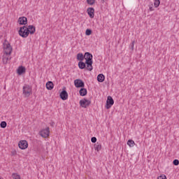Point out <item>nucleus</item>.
Here are the masks:
<instances>
[{
	"label": "nucleus",
	"instance_id": "obj_1",
	"mask_svg": "<svg viewBox=\"0 0 179 179\" xmlns=\"http://www.w3.org/2000/svg\"><path fill=\"white\" fill-rule=\"evenodd\" d=\"M84 59H85L87 71H93V55L89 52H86L84 54Z\"/></svg>",
	"mask_w": 179,
	"mask_h": 179
},
{
	"label": "nucleus",
	"instance_id": "obj_2",
	"mask_svg": "<svg viewBox=\"0 0 179 179\" xmlns=\"http://www.w3.org/2000/svg\"><path fill=\"white\" fill-rule=\"evenodd\" d=\"M18 33L19 35L23 38H27V37H29V34H30L29 32V29H27V27L26 26L21 27L18 31Z\"/></svg>",
	"mask_w": 179,
	"mask_h": 179
},
{
	"label": "nucleus",
	"instance_id": "obj_3",
	"mask_svg": "<svg viewBox=\"0 0 179 179\" xmlns=\"http://www.w3.org/2000/svg\"><path fill=\"white\" fill-rule=\"evenodd\" d=\"M31 93H32L31 87H30V85H25L23 87V90H22V94H24V96H25V97H30V96L31 95Z\"/></svg>",
	"mask_w": 179,
	"mask_h": 179
},
{
	"label": "nucleus",
	"instance_id": "obj_4",
	"mask_svg": "<svg viewBox=\"0 0 179 179\" xmlns=\"http://www.w3.org/2000/svg\"><path fill=\"white\" fill-rule=\"evenodd\" d=\"M3 48L6 55H10V54H12V46L7 41H5L3 43Z\"/></svg>",
	"mask_w": 179,
	"mask_h": 179
},
{
	"label": "nucleus",
	"instance_id": "obj_5",
	"mask_svg": "<svg viewBox=\"0 0 179 179\" xmlns=\"http://www.w3.org/2000/svg\"><path fill=\"white\" fill-rule=\"evenodd\" d=\"M91 103L90 100L84 98L80 101V106L83 107V108H87L90 106Z\"/></svg>",
	"mask_w": 179,
	"mask_h": 179
},
{
	"label": "nucleus",
	"instance_id": "obj_6",
	"mask_svg": "<svg viewBox=\"0 0 179 179\" xmlns=\"http://www.w3.org/2000/svg\"><path fill=\"white\" fill-rule=\"evenodd\" d=\"M113 105H114V99H113V97H111V96H108L106 100V108L107 110H109V108H111V107H113Z\"/></svg>",
	"mask_w": 179,
	"mask_h": 179
},
{
	"label": "nucleus",
	"instance_id": "obj_7",
	"mask_svg": "<svg viewBox=\"0 0 179 179\" xmlns=\"http://www.w3.org/2000/svg\"><path fill=\"white\" fill-rule=\"evenodd\" d=\"M40 135L42 138H48L50 136V127H46L40 131Z\"/></svg>",
	"mask_w": 179,
	"mask_h": 179
},
{
	"label": "nucleus",
	"instance_id": "obj_8",
	"mask_svg": "<svg viewBox=\"0 0 179 179\" xmlns=\"http://www.w3.org/2000/svg\"><path fill=\"white\" fill-rule=\"evenodd\" d=\"M18 146L20 149L24 150V149H27V148H29V143H27V141L22 140L19 142Z\"/></svg>",
	"mask_w": 179,
	"mask_h": 179
},
{
	"label": "nucleus",
	"instance_id": "obj_9",
	"mask_svg": "<svg viewBox=\"0 0 179 179\" xmlns=\"http://www.w3.org/2000/svg\"><path fill=\"white\" fill-rule=\"evenodd\" d=\"M74 85L76 87H85V83L80 79H76L74 80Z\"/></svg>",
	"mask_w": 179,
	"mask_h": 179
},
{
	"label": "nucleus",
	"instance_id": "obj_10",
	"mask_svg": "<svg viewBox=\"0 0 179 179\" xmlns=\"http://www.w3.org/2000/svg\"><path fill=\"white\" fill-rule=\"evenodd\" d=\"M66 89V87H64L62 93H60V99H62V100H68V92Z\"/></svg>",
	"mask_w": 179,
	"mask_h": 179
},
{
	"label": "nucleus",
	"instance_id": "obj_11",
	"mask_svg": "<svg viewBox=\"0 0 179 179\" xmlns=\"http://www.w3.org/2000/svg\"><path fill=\"white\" fill-rule=\"evenodd\" d=\"M87 13H88L90 17L93 19L94 17V8L90 7L87 9Z\"/></svg>",
	"mask_w": 179,
	"mask_h": 179
},
{
	"label": "nucleus",
	"instance_id": "obj_12",
	"mask_svg": "<svg viewBox=\"0 0 179 179\" xmlns=\"http://www.w3.org/2000/svg\"><path fill=\"white\" fill-rule=\"evenodd\" d=\"M17 73L18 75H23V73H26V68L23 66H20L17 69Z\"/></svg>",
	"mask_w": 179,
	"mask_h": 179
},
{
	"label": "nucleus",
	"instance_id": "obj_13",
	"mask_svg": "<svg viewBox=\"0 0 179 179\" xmlns=\"http://www.w3.org/2000/svg\"><path fill=\"white\" fill-rule=\"evenodd\" d=\"M18 22L20 24H24L26 26V24L27 23V17H21L18 19Z\"/></svg>",
	"mask_w": 179,
	"mask_h": 179
},
{
	"label": "nucleus",
	"instance_id": "obj_14",
	"mask_svg": "<svg viewBox=\"0 0 179 179\" xmlns=\"http://www.w3.org/2000/svg\"><path fill=\"white\" fill-rule=\"evenodd\" d=\"M27 29L29 34H34V33H36V27H34V25H29Z\"/></svg>",
	"mask_w": 179,
	"mask_h": 179
},
{
	"label": "nucleus",
	"instance_id": "obj_15",
	"mask_svg": "<svg viewBox=\"0 0 179 179\" xmlns=\"http://www.w3.org/2000/svg\"><path fill=\"white\" fill-rule=\"evenodd\" d=\"M46 89L48 90H52L54 89V83L52 81H48L46 83Z\"/></svg>",
	"mask_w": 179,
	"mask_h": 179
},
{
	"label": "nucleus",
	"instance_id": "obj_16",
	"mask_svg": "<svg viewBox=\"0 0 179 179\" xmlns=\"http://www.w3.org/2000/svg\"><path fill=\"white\" fill-rule=\"evenodd\" d=\"M80 96H86L87 94V90L86 88H81L79 91Z\"/></svg>",
	"mask_w": 179,
	"mask_h": 179
},
{
	"label": "nucleus",
	"instance_id": "obj_17",
	"mask_svg": "<svg viewBox=\"0 0 179 179\" xmlns=\"http://www.w3.org/2000/svg\"><path fill=\"white\" fill-rule=\"evenodd\" d=\"M94 148L95 150H96L97 152H100V150H101V144L99 143H96L94 144Z\"/></svg>",
	"mask_w": 179,
	"mask_h": 179
},
{
	"label": "nucleus",
	"instance_id": "obj_18",
	"mask_svg": "<svg viewBox=\"0 0 179 179\" xmlns=\"http://www.w3.org/2000/svg\"><path fill=\"white\" fill-rule=\"evenodd\" d=\"M104 79H106V78L104 77V76L103 74H99L97 76V80L98 82H100V83H102V82L104 80Z\"/></svg>",
	"mask_w": 179,
	"mask_h": 179
},
{
	"label": "nucleus",
	"instance_id": "obj_19",
	"mask_svg": "<svg viewBox=\"0 0 179 179\" xmlns=\"http://www.w3.org/2000/svg\"><path fill=\"white\" fill-rule=\"evenodd\" d=\"M77 59L78 61L83 62V59H85V55H83V53H78L77 55Z\"/></svg>",
	"mask_w": 179,
	"mask_h": 179
},
{
	"label": "nucleus",
	"instance_id": "obj_20",
	"mask_svg": "<svg viewBox=\"0 0 179 179\" xmlns=\"http://www.w3.org/2000/svg\"><path fill=\"white\" fill-rule=\"evenodd\" d=\"M86 63L83 62H78V68H80V69H85V68H86Z\"/></svg>",
	"mask_w": 179,
	"mask_h": 179
},
{
	"label": "nucleus",
	"instance_id": "obj_21",
	"mask_svg": "<svg viewBox=\"0 0 179 179\" xmlns=\"http://www.w3.org/2000/svg\"><path fill=\"white\" fill-rule=\"evenodd\" d=\"M127 145L130 147V148H134V145H135V141H134V140H129L127 141Z\"/></svg>",
	"mask_w": 179,
	"mask_h": 179
},
{
	"label": "nucleus",
	"instance_id": "obj_22",
	"mask_svg": "<svg viewBox=\"0 0 179 179\" xmlns=\"http://www.w3.org/2000/svg\"><path fill=\"white\" fill-rule=\"evenodd\" d=\"M160 6V0H155L154 6L155 8H159Z\"/></svg>",
	"mask_w": 179,
	"mask_h": 179
},
{
	"label": "nucleus",
	"instance_id": "obj_23",
	"mask_svg": "<svg viewBox=\"0 0 179 179\" xmlns=\"http://www.w3.org/2000/svg\"><path fill=\"white\" fill-rule=\"evenodd\" d=\"M7 125L8 124L5 121L1 122L0 124L1 128H5Z\"/></svg>",
	"mask_w": 179,
	"mask_h": 179
},
{
	"label": "nucleus",
	"instance_id": "obj_24",
	"mask_svg": "<svg viewBox=\"0 0 179 179\" xmlns=\"http://www.w3.org/2000/svg\"><path fill=\"white\" fill-rule=\"evenodd\" d=\"M12 177L13 179H20V176L17 175V173H13Z\"/></svg>",
	"mask_w": 179,
	"mask_h": 179
},
{
	"label": "nucleus",
	"instance_id": "obj_25",
	"mask_svg": "<svg viewBox=\"0 0 179 179\" xmlns=\"http://www.w3.org/2000/svg\"><path fill=\"white\" fill-rule=\"evenodd\" d=\"M148 7H149V10L150 12H153V10H155V8H153V3H151L148 5Z\"/></svg>",
	"mask_w": 179,
	"mask_h": 179
},
{
	"label": "nucleus",
	"instance_id": "obj_26",
	"mask_svg": "<svg viewBox=\"0 0 179 179\" xmlns=\"http://www.w3.org/2000/svg\"><path fill=\"white\" fill-rule=\"evenodd\" d=\"M92 29H87L86 31H85V34L87 36H90V34H92Z\"/></svg>",
	"mask_w": 179,
	"mask_h": 179
},
{
	"label": "nucleus",
	"instance_id": "obj_27",
	"mask_svg": "<svg viewBox=\"0 0 179 179\" xmlns=\"http://www.w3.org/2000/svg\"><path fill=\"white\" fill-rule=\"evenodd\" d=\"M94 2H96V0H87L88 5H94Z\"/></svg>",
	"mask_w": 179,
	"mask_h": 179
},
{
	"label": "nucleus",
	"instance_id": "obj_28",
	"mask_svg": "<svg viewBox=\"0 0 179 179\" xmlns=\"http://www.w3.org/2000/svg\"><path fill=\"white\" fill-rule=\"evenodd\" d=\"M9 60V57H4L3 58V64H8V61Z\"/></svg>",
	"mask_w": 179,
	"mask_h": 179
},
{
	"label": "nucleus",
	"instance_id": "obj_29",
	"mask_svg": "<svg viewBox=\"0 0 179 179\" xmlns=\"http://www.w3.org/2000/svg\"><path fill=\"white\" fill-rule=\"evenodd\" d=\"M134 45H135V41H133L130 43L129 47H130V48H131V50H134Z\"/></svg>",
	"mask_w": 179,
	"mask_h": 179
},
{
	"label": "nucleus",
	"instance_id": "obj_30",
	"mask_svg": "<svg viewBox=\"0 0 179 179\" xmlns=\"http://www.w3.org/2000/svg\"><path fill=\"white\" fill-rule=\"evenodd\" d=\"M173 164L174 166H178L179 164V160L178 159H174L173 162Z\"/></svg>",
	"mask_w": 179,
	"mask_h": 179
},
{
	"label": "nucleus",
	"instance_id": "obj_31",
	"mask_svg": "<svg viewBox=\"0 0 179 179\" xmlns=\"http://www.w3.org/2000/svg\"><path fill=\"white\" fill-rule=\"evenodd\" d=\"M91 142L92 143H96V142H97V138L96 137L91 138Z\"/></svg>",
	"mask_w": 179,
	"mask_h": 179
},
{
	"label": "nucleus",
	"instance_id": "obj_32",
	"mask_svg": "<svg viewBox=\"0 0 179 179\" xmlns=\"http://www.w3.org/2000/svg\"><path fill=\"white\" fill-rule=\"evenodd\" d=\"M157 179H167V177L164 175H162L157 178Z\"/></svg>",
	"mask_w": 179,
	"mask_h": 179
},
{
	"label": "nucleus",
	"instance_id": "obj_33",
	"mask_svg": "<svg viewBox=\"0 0 179 179\" xmlns=\"http://www.w3.org/2000/svg\"><path fill=\"white\" fill-rule=\"evenodd\" d=\"M17 154V152H16V150L11 151V156H16Z\"/></svg>",
	"mask_w": 179,
	"mask_h": 179
},
{
	"label": "nucleus",
	"instance_id": "obj_34",
	"mask_svg": "<svg viewBox=\"0 0 179 179\" xmlns=\"http://www.w3.org/2000/svg\"><path fill=\"white\" fill-rule=\"evenodd\" d=\"M103 1V2H104V1H106V0H102Z\"/></svg>",
	"mask_w": 179,
	"mask_h": 179
}]
</instances>
